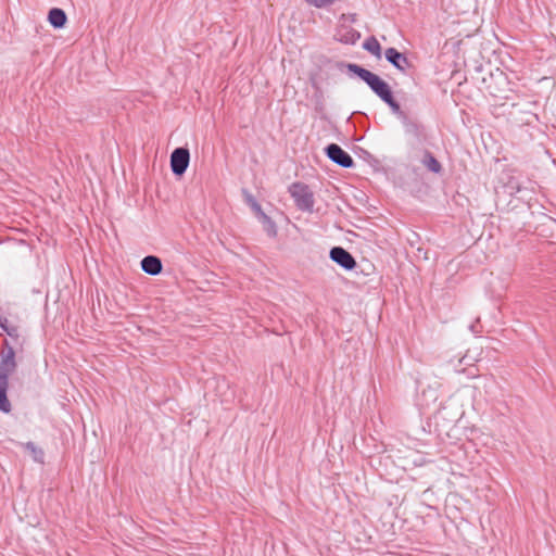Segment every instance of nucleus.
<instances>
[{
  "instance_id": "obj_20",
  "label": "nucleus",
  "mask_w": 556,
  "mask_h": 556,
  "mask_svg": "<svg viewBox=\"0 0 556 556\" xmlns=\"http://www.w3.org/2000/svg\"><path fill=\"white\" fill-rule=\"evenodd\" d=\"M14 349L8 339H4L2 343V350Z\"/></svg>"
},
{
  "instance_id": "obj_15",
  "label": "nucleus",
  "mask_w": 556,
  "mask_h": 556,
  "mask_svg": "<svg viewBox=\"0 0 556 556\" xmlns=\"http://www.w3.org/2000/svg\"><path fill=\"white\" fill-rule=\"evenodd\" d=\"M363 48L376 58H381V46L375 37H369L366 39V41L363 43Z\"/></svg>"
},
{
  "instance_id": "obj_12",
  "label": "nucleus",
  "mask_w": 556,
  "mask_h": 556,
  "mask_svg": "<svg viewBox=\"0 0 556 556\" xmlns=\"http://www.w3.org/2000/svg\"><path fill=\"white\" fill-rule=\"evenodd\" d=\"M260 222L263 224V228L266 231V233L274 238L277 235V227L275 222L264 212L257 216Z\"/></svg>"
},
{
  "instance_id": "obj_9",
  "label": "nucleus",
  "mask_w": 556,
  "mask_h": 556,
  "mask_svg": "<svg viewBox=\"0 0 556 556\" xmlns=\"http://www.w3.org/2000/svg\"><path fill=\"white\" fill-rule=\"evenodd\" d=\"M9 378L5 374H0V412L9 414L12 410L11 402L8 397Z\"/></svg>"
},
{
  "instance_id": "obj_13",
  "label": "nucleus",
  "mask_w": 556,
  "mask_h": 556,
  "mask_svg": "<svg viewBox=\"0 0 556 556\" xmlns=\"http://www.w3.org/2000/svg\"><path fill=\"white\" fill-rule=\"evenodd\" d=\"M361 34L353 28H344L339 33V40L344 43L354 45Z\"/></svg>"
},
{
  "instance_id": "obj_8",
  "label": "nucleus",
  "mask_w": 556,
  "mask_h": 556,
  "mask_svg": "<svg viewBox=\"0 0 556 556\" xmlns=\"http://www.w3.org/2000/svg\"><path fill=\"white\" fill-rule=\"evenodd\" d=\"M141 269L150 275V276H156L162 273L163 265L160 257L155 255H147L144 256L141 262Z\"/></svg>"
},
{
  "instance_id": "obj_17",
  "label": "nucleus",
  "mask_w": 556,
  "mask_h": 556,
  "mask_svg": "<svg viewBox=\"0 0 556 556\" xmlns=\"http://www.w3.org/2000/svg\"><path fill=\"white\" fill-rule=\"evenodd\" d=\"M245 201L257 216L263 213L262 206L251 193L245 192Z\"/></svg>"
},
{
  "instance_id": "obj_1",
  "label": "nucleus",
  "mask_w": 556,
  "mask_h": 556,
  "mask_svg": "<svg viewBox=\"0 0 556 556\" xmlns=\"http://www.w3.org/2000/svg\"><path fill=\"white\" fill-rule=\"evenodd\" d=\"M342 65L352 74H355L370 88V90L380 98L392 111V113L401 121L405 131L414 137H420L422 127L416 121H413L401 109L397 101H395L390 86L378 75L362 67L355 63H342Z\"/></svg>"
},
{
  "instance_id": "obj_18",
  "label": "nucleus",
  "mask_w": 556,
  "mask_h": 556,
  "mask_svg": "<svg viewBox=\"0 0 556 556\" xmlns=\"http://www.w3.org/2000/svg\"><path fill=\"white\" fill-rule=\"evenodd\" d=\"M336 0H306L309 5H313L317 9L326 8L331 5Z\"/></svg>"
},
{
  "instance_id": "obj_3",
  "label": "nucleus",
  "mask_w": 556,
  "mask_h": 556,
  "mask_svg": "<svg viewBox=\"0 0 556 556\" xmlns=\"http://www.w3.org/2000/svg\"><path fill=\"white\" fill-rule=\"evenodd\" d=\"M170 169L174 175L181 176L186 173L189 162L190 152L187 148H176L170 154Z\"/></svg>"
},
{
  "instance_id": "obj_10",
  "label": "nucleus",
  "mask_w": 556,
  "mask_h": 556,
  "mask_svg": "<svg viewBox=\"0 0 556 556\" xmlns=\"http://www.w3.org/2000/svg\"><path fill=\"white\" fill-rule=\"evenodd\" d=\"M48 21L54 28H63L67 22V16L64 10L52 8L48 13Z\"/></svg>"
},
{
  "instance_id": "obj_14",
  "label": "nucleus",
  "mask_w": 556,
  "mask_h": 556,
  "mask_svg": "<svg viewBox=\"0 0 556 556\" xmlns=\"http://www.w3.org/2000/svg\"><path fill=\"white\" fill-rule=\"evenodd\" d=\"M23 446L26 451H28L31 454L33 459L36 463H39V464L43 463L45 453H43L42 448L38 447L34 442H30V441L23 444Z\"/></svg>"
},
{
  "instance_id": "obj_11",
  "label": "nucleus",
  "mask_w": 556,
  "mask_h": 556,
  "mask_svg": "<svg viewBox=\"0 0 556 556\" xmlns=\"http://www.w3.org/2000/svg\"><path fill=\"white\" fill-rule=\"evenodd\" d=\"M421 162L432 173L439 174L442 170L440 162L430 151H425Z\"/></svg>"
},
{
  "instance_id": "obj_6",
  "label": "nucleus",
  "mask_w": 556,
  "mask_h": 556,
  "mask_svg": "<svg viewBox=\"0 0 556 556\" xmlns=\"http://www.w3.org/2000/svg\"><path fill=\"white\" fill-rule=\"evenodd\" d=\"M384 56L389 63H391L402 73H405L406 70L410 66L407 56L404 53L397 51L395 48H388L384 51Z\"/></svg>"
},
{
  "instance_id": "obj_21",
  "label": "nucleus",
  "mask_w": 556,
  "mask_h": 556,
  "mask_svg": "<svg viewBox=\"0 0 556 556\" xmlns=\"http://www.w3.org/2000/svg\"><path fill=\"white\" fill-rule=\"evenodd\" d=\"M521 191H522V188H521L520 186H517V187H516V192H518V193H519V192H521Z\"/></svg>"
},
{
  "instance_id": "obj_5",
  "label": "nucleus",
  "mask_w": 556,
  "mask_h": 556,
  "mask_svg": "<svg viewBox=\"0 0 556 556\" xmlns=\"http://www.w3.org/2000/svg\"><path fill=\"white\" fill-rule=\"evenodd\" d=\"M329 257L345 270H352L356 266L353 255L342 247H333L329 252Z\"/></svg>"
},
{
  "instance_id": "obj_22",
  "label": "nucleus",
  "mask_w": 556,
  "mask_h": 556,
  "mask_svg": "<svg viewBox=\"0 0 556 556\" xmlns=\"http://www.w3.org/2000/svg\"><path fill=\"white\" fill-rule=\"evenodd\" d=\"M470 330H471L472 332H475V333L477 332V331H476V327H475L473 325H471V326H470Z\"/></svg>"
},
{
  "instance_id": "obj_2",
  "label": "nucleus",
  "mask_w": 556,
  "mask_h": 556,
  "mask_svg": "<svg viewBox=\"0 0 556 556\" xmlns=\"http://www.w3.org/2000/svg\"><path fill=\"white\" fill-rule=\"evenodd\" d=\"M289 192L300 211L313 212L315 203L314 193L307 185L303 182H293L289 187Z\"/></svg>"
},
{
  "instance_id": "obj_19",
  "label": "nucleus",
  "mask_w": 556,
  "mask_h": 556,
  "mask_svg": "<svg viewBox=\"0 0 556 556\" xmlns=\"http://www.w3.org/2000/svg\"><path fill=\"white\" fill-rule=\"evenodd\" d=\"M12 325L13 324L10 323L8 318L0 316V328H1L2 331L5 332V329L10 328V326H12Z\"/></svg>"
},
{
  "instance_id": "obj_7",
  "label": "nucleus",
  "mask_w": 556,
  "mask_h": 556,
  "mask_svg": "<svg viewBox=\"0 0 556 556\" xmlns=\"http://www.w3.org/2000/svg\"><path fill=\"white\" fill-rule=\"evenodd\" d=\"M1 361H0V374H5L9 378L10 375H12L16 367L17 363L15 359V350L14 349H8V350H1Z\"/></svg>"
},
{
  "instance_id": "obj_16",
  "label": "nucleus",
  "mask_w": 556,
  "mask_h": 556,
  "mask_svg": "<svg viewBox=\"0 0 556 556\" xmlns=\"http://www.w3.org/2000/svg\"><path fill=\"white\" fill-rule=\"evenodd\" d=\"M5 333L11 338L14 344H20L23 346L24 339L22 337L21 327L16 324L10 326V328L5 329Z\"/></svg>"
},
{
  "instance_id": "obj_4",
  "label": "nucleus",
  "mask_w": 556,
  "mask_h": 556,
  "mask_svg": "<svg viewBox=\"0 0 556 556\" xmlns=\"http://www.w3.org/2000/svg\"><path fill=\"white\" fill-rule=\"evenodd\" d=\"M325 152L330 161L343 168H351L354 166L353 157L337 143L328 144L325 148Z\"/></svg>"
}]
</instances>
